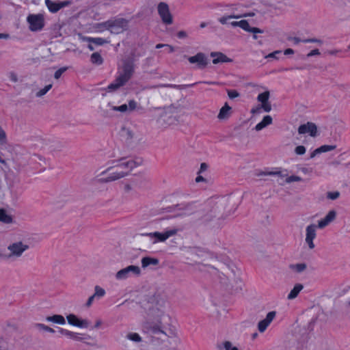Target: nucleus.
Wrapping results in <instances>:
<instances>
[{"label": "nucleus", "mask_w": 350, "mask_h": 350, "mask_svg": "<svg viewBox=\"0 0 350 350\" xmlns=\"http://www.w3.org/2000/svg\"><path fill=\"white\" fill-rule=\"evenodd\" d=\"M29 249V245L24 244L22 241H18L10 244L8 247V250L10 251L8 254H0V258L3 259H9L12 257H20L23 253Z\"/></svg>", "instance_id": "nucleus-7"}, {"label": "nucleus", "mask_w": 350, "mask_h": 350, "mask_svg": "<svg viewBox=\"0 0 350 350\" xmlns=\"http://www.w3.org/2000/svg\"><path fill=\"white\" fill-rule=\"evenodd\" d=\"M269 95H270L269 92L265 91V92L258 94V96L257 97V100H258V101L260 102L261 104L266 103V102L269 101Z\"/></svg>", "instance_id": "nucleus-40"}, {"label": "nucleus", "mask_w": 350, "mask_h": 350, "mask_svg": "<svg viewBox=\"0 0 350 350\" xmlns=\"http://www.w3.org/2000/svg\"><path fill=\"white\" fill-rule=\"evenodd\" d=\"M68 323L73 326L80 328H88L90 324V321L87 319H81L75 314H70L66 317Z\"/></svg>", "instance_id": "nucleus-15"}, {"label": "nucleus", "mask_w": 350, "mask_h": 350, "mask_svg": "<svg viewBox=\"0 0 350 350\" xmlns=\"http://www.w3.org/2000/svg\"><path fill=\"white\" fill-rule=\"evenodd\" d=\"M137 103L134 100H130L129 101V105L123 104L120 106H111L110 103L108 104V105L111 107L112 110L121 113H129L133 111L137 107Z\"/></svg>", "instance_id": "nucleus-20"}, {"label": "nucleus", "mask_w": 350, "mask_h": 350, "mask_svg": "<svg viewBox=\"0 0 350 350\" xmlns=\"http://www.w3.org/2000/svg\"><path fill=\"white\" fill-rule=\"evenodd\" d=\"M340 192L338 191H329L327 193V198L332 200H335L340 197Z\"/></svg>", "instance_id": "nucleus-46"}, {"label": "nucleus", "mask_w": 350, "mask_h": 350, "mask_svg": "<svg viewBox=\"0 0 350 350\" xmlns=\"http://www.w3.org/2000/svg\"><path fill=\"white\" fill-rule=\"evenodd\" d=\"M287 40L289 41H293L294 44H297L300 42H302V40L299 38H297V37L289 36V37H288Z\"/></svg>", "instance_id": "nucleus-60"}, {"label": "nucleus", "mask_w": 350, "mask_h": 350, "mask_svg": "<svg viewBox=\"0 0 350 350\" xmlns=\"http://www.w3.org/2000/svg\"><path fill=\"white\" fill-rule=\"evenodd\" d=\"M90 338L91 336L88 334L76 333L73 340L76 341H85L86 340H90Z\"/></svg>", "instance_id": "nucleus-44"}, {"label": "nucleus", "mask_w": 350, "mask_h": 350, "mask_svg": "<svg viewBox=\"0 0 350 350\" xmlns=\"http://www.w3.org/2000/svg\"><path fill=\"white\" fill-rule=\"evenodd\" d=\"M29 29L32 31L41 30L44 25V19L42 14H29L27 18Z\"/></svg>", "instance_id": "nucleus-10"}, {"label": "nucleus", "mask_w": 350, "mask_h": 350, "mask_svg": "<svg viewBox=\"0 0 350 350\" xmlns=\"http://www.w3.org/2000/svg\"><path fill=\"white\" fill-rule=\"evenodd\" d=\"M251 29H256L258 30H259V31H257V32H255V31H249L250 33H253V39L254 40H257L258 39V36H257V33H262L264 32V31L260 28H258V27H251Z\"/></svg>", "instance_id": "nucleus-57"}, {"label": "nucleus", "mask_w": 350, "mask_h": 350, "mask_svg": "<svg viewBox=\"0 0 350 350\" xmlns=\"http://www.w3.org/2000/svg\"><path fill=\"white\" fill-rule=\"evenodd\" d=\"M105 290L101 288L99 286H95L94 287V293L93 295L96 297V299H100L105 295Z\"/></svg>", "instance_id": "nucleus-38"}, {"label": "nucleus", "mask_w": 350, "mask_h": 350, "mask_svg": "<svg viewBox=\"0 0 350 350\" xmlns=\"http://www.w3.org/2000/svg\"><path fill=\"white\" fill-rule=\"evenodd\" d=\"M177 232H178V229L173 228L171 230H166L164 232H149V233L142 234V235L147 236V237H149L151 238H152V237L155 238V241L153 242L154 243H155L158 241L164 242L169 237L176 234Z\"/></svg>", "instance_id": "nucleus-12"}, {"label": "nucleus", "mask_w": 350, "mask_h": 350, "mask_svg": "<svg viewBox=\"0 0 350 350\" xmlns=\"http://www.w3.org/2000/svg\"><path fill=\"white\" fill-rule=\"evenodd\" d=\"M131 273L139 276L141 274V269L138 266L129 265L118 271L116 274V278L117 280L126 279Z\"/></svg>", "instance_id": "nucleus-13"}, {"label": "nucleus", "mask_w": 350, "mask_h": 350, "mask_svg": "<svg viewBox=\"0 0 350 350\" xmlns=\"http://www.w3.org/2000/svg\"><path fill=\"white\" fill-rule=\"evenodd\" d=\"M0 221L9 224H12L14 220L12 216L7 213L6 210L0 208Z\"/></svg>", "instance_id": "nucleus-32"}, {"label": "nucleus", "mask_w": 350, "mask_h": 350, "mask_svg": "<svg viewBox=\"0 0 350 350\" xmlns=\"http://www.w3.org/2000/svg\"><path fill=\"white\" fill-rule=\"evenodd\" d=\"M260 107L266 112H269L271 110V105L269 101L262 103Z\"/></svg>", "instance_id": "nucleus-53"}, {"label": "nucleus", "mask_w": 350, "mask_h": 350, "mask_svg": "<svg viewBox=\"0 0 350 350\" xmlns=\"http://www.w3.org/2000/svg\"><path fill=\"white\" fill-rule=\"evenodd\" d=\"M232 27H239L245 31H259L256 29H251L250 25L247 20H241L240 21H233L230 23Z\"/></svg>", "instance_id": "nucleus-25"}, {"label": "nucleus", "mask_w": 350, "mask_h": 350, "mask_svg": "<svg viewBox=\"0 0 350 350\" xmlns=\"http://www.w3.org/2000/svg\"><path fill=\"white\" fill-rule=\"evenodd\" d=\"M318 227L315 224H310L306 227V243L308 244L310 249L314 248L313 240L316 237V229Z\"/></svg>", "instance_id": "nucleus-17"}, {"label": "nucleus", "mask_w": 350, "mask_h": 350, "mask_svg": "<svg viewBox=\"0 0 350 350\" xmlns=\"http://www.w3.org/2000/svg\"><path fill=\"white\" fill-rule=\"evenodd\" d=\"M6 334H11L13 332L17 331V327L15 325L8 323L6 327L4 328Z\"/></svg>", "instance_id": "nucleus-48"}, {"label": "nucleus", "mask_w": 350, "mask_h": 350, "mask_svg": "<svg viewBox=\"0 0 350 350\" xmlns=\"http://www.w3.org/2000/svg\"><path fill=\"white\" fill-rule=\"evenodd\" d=\"M272 120H273V119H272L271 116H270L269 115L265 116L263 118L262 120L256 125L255 130L256 131H261L262 129H263L268 125H270L272 123Z\"/></svg>", "instance_id": "nucleus-30"}, {"label": "nucleus", "mask_w": 350, "mask_h": 350, "mask_svg": "<svg viewBox=\"0 0 350 350\" xmlns=\"http://www.w3.org/2000/svg\"><path fill=\"white\" fill-rule=\"evenodd\" d=\"M68 69V67H62L58 69L57 71H55L54 74V78L55 79H58L61 77L62 75L66 72Z\"/></svg>", "instance_id": "nucleus-50"}, {"label": "nucleus", "mask_w": 350, "mask_h": 350, "mask_svg": "<svg viewBox=\"0 0 350 350\" xmlns=\"http://www.w3.org/2000/svg\"><path fill=\"white\" fill-rule=\"evenodd\" d=\"M262 175H281V172H280V171L268 172H262L258 174V176H262Z\"/></svg>", "instance_id": "nucleus-55"}, {"label": "nucleus", "mask_w": 350, "mask_h": 350, "mask_svg": "<svg viewBox=\"0 0 350 350\" xmlns=\"http://www.w3.org/2000/svg\"><path fill=\"white\" fill-rule=\"evenodd\" d=\"M221 275H219L220 282L225 284L234 292H239L242 290L243 282L241 278L237 275L236 271L229 265L223 267Z\"/></svg>", "instance_id": "nucleus-3"}, {"label": "nucleus", "mask_w": 350, "mask_h": 350, "mask_svg": "<svg viewBox=\"0 0 350 350\" xmlns=\"http://www.w3.org/2000/svg\"><path fill=\"white\" fill-rule=\"evenodd\" d=\"M126 338L135 342H140L142 341V337L139 335V334L135 332H129L126 336Z\"/></svg>", "instance_id": "nucleus-36"}, {"label": "nucleus", "mask_w": 350, "mask_h": 350, "mask_svg": "<svg viewBox=\"0 0 350 350\" xmlns=\"http://www.w3.org/2000/svg\"><path fill=\"white\" fill-rule=\"evenodd\" d=\"M320 55V52H319V50L316 49H314L312 51H311L310 53H308L306 55L307 57H312V56H314V55Z\"/></svg>", "instance_id": "nucleus-59"}, {"label": "nucleus", "mask_w": 350, "mask_h": 350, "mask_svg": "<svg viewBox=\"0 0 350 350\" xmlns=\"http://www.w3.org/2000/svg\"><path fill=\"white\" fill-rule=\"evenodd\" d=\"M280 53H281V51H275L273 53H271L268 54L267 55H266L265 58H275V59H278L276 55L278 54H280Z\"/></svg>", "instance_id": "nucleus-56"}, {"label": "nucleus", "mask_w": 350, "mask_h": 350, "mask_svg": "<svg viewBox=\"0 0 350 350\" xmlns=\"http://www.w3.org/2000/svg\"><path fill=\"white\" fill-rule=\"evenodd\" d=\"M200 83H202V82L200 81ZM202 83H208V84L216 83L215 82H208V81H203ZM198 83H200V82H196V83L188 84V85L163 84V85H161V86L165 87V88H175V89H178V90H183L188 87H193Z\"/></svg>", "instance_id": "nucleus-28"}, {"label": "nucleus", "mask_w": 350, "mask_h": 350, "mask_svg": "<svg viewBox=\"0 0 350 350\" xmlns=\"http://www.w3.org/2000/svg\"><path fill=\"white\" fill-rule=\"evenodd\" d=\"M210 55L214 58L213 59V63L214 64L232 62V59L228 57L225 54L221 52H211Z\"/></svg>", "instance_id": "nucleus-22"}, {"label": "nucleus", "mask_w": 350, "mask_h": 350, "mask_svg": "<svg viewBox=\"0 0 350 350\" xmlns=\"http://www.w3.org/2000/svg\"><path fill=\"white\" fill-rule=\"evenodd\" d=\"M135 72L134 59L133 57L124 59L121 71L118 76L126 83L131 79Z\"/></svg>", "instance_id": "nucleus-6"}, {"label": "nucleus", "mask_w": 350, "mask_h": 350, "mask_svg": "<svg viewBox=\"0 0 350 350\" xmlns=\"http://www.w3.org/2000/svg\"><path fill=\"white\" fill-rule=\"evenodd\" d=\"M34 326L36 328H37L39 330H43V331L48 332L50 333L55 332V330L53 328H51L47 325H45L44 324H42V323H36Z\"/></svg>", "instance_id": "nucleus-42"}, {"label": "nucleus", "mask_w": 350, "mask_h": 350, "mask_svg": "<svg viewBox=\"0 0 350 350\" xmlns=\"http://www.w3.org/2000/svg\"><path fill=\"white\" fill-rule=\"evenodd\" d=\"M233 347L232 342L230 341H224L217 345V350H232Z\"/></svg>", "instance_id": "nucleus-37"}, {"label": "nucleus", "mask_w": 350, "mask_h": 350, "mask_svg": "<svg viewBox=\"0 0 350 350\" xmlns=\"http://www.w3.org/2000/svg\"><path fill=\"white\" fill-rule=\"evenodd\" d=\"M147 315L146 321H156L159 323H161L163 321L170 318L169 316L165 314L164 312L159 308L157 305L149 307Z\"/></svg>", "instance_id": "nucleus-9"}, {"label": "nucleus", "mask_w": 350, "mask_h": 350, "mask_svg": "<svg viewBox=\"0 0 350 350\" xmlns=\"http://www.w3.org/2000/svg\"><path fill=\"white\" fill-rule=\"evenodd\" d=\"M208 168V165L206 163H202L198 173H202L205 172Z\"/></svg>", "instance_id": "nucleus-62"}, {"label": "nucleus", "mask_w": 350, "mask_h": 350, "mask_svg": "<svg viewBox=\"0 0 350 350\" xmlns=\"http://www.w3.org/2000/svg\"><path fill=\"white\" fill-rule=\"evenodd\" d=\"M289 267L297 273H301L306 269L307 265L306 263H297L290 265Z\"/></svg>", "instance_id": "nucleus-35"}, {"label": "nucleus", "mask_w": 350, "mask_h": 350, "mask_svg": "<svg viewBox=\"0 0 350 350\" xmlns=\"http://www.w3.org/2000/svg\"><path fill=\"white\" fill-rule=\"evenodd\" d=\"M306 149L305 146H298L295 148V152L297 155L304 154L306 152Z\"/></svg>", "instance_id": "nucleus-52"}, {"label": "nucleus", "mask_w": 350, "mask_h": 350, "mask_svg": "<svg viewBox=\"0 0 350 350\" xmlns=\"http://www.w3.org/2000/svg\"><path fill=\"white\" fill-rule=\"evenodd\" d=\"M59 332L60 334H62L72 340L74 339L75 334H76L75 332H72L71 331H69V330H67V329H65L61 328V327H59Z\"/></svg>", "instance_id": "nucleus-43"}, {"label": "nucleus", "mask_w": 350, "mask_h": 350, "mask_svg": "<svg viewBox=\"0 0 350 350\" xmlns=\"http://www.w3.org/2000/svg\"><path fill=\"white\" fill-rule=\"evenodd\" d=\"M103 25L112 33L118 34L126 30L128 27V21L120 18L113 21H107Z\"/></svg>", "instance_id": "nucleus-8"}, {"label": "nucleus", "mask_w": 350, "mask_h": 350, "mask_svg": "<svg viewBox=\"0 0 350 350\" xmlns=\"http://www.w3.org/2000/svg\"><path fill=\"white\" fill-rule=\"evenodd\" d=\"M7 143L6 133L5 131L0 126V145H3Z\"/></svg>", "instance_id": "nucleus-47"}, {"label": "nucleus", "mask_w": 350, "mask_h": 350, "mask_svg": "<svg viewBox=\"0 0 350 350\" xmlns=\"http://www.w3.org/2000/svg\"><path fill=\"white\" fill-rule=\"evenodd\" d=\"M126 84L124 81L118 77L114 80L113 83L109 84L107 88L108 92H113L119 89L120 87L124 86Z\"/></svg>", "instance_id": "nucleus-29"}, {"label": "nucleus", "mask_w": 350, "mask_h": 350, "mask_svg": "<svg viewBox=\"0 0 350 350\" xmlns=\"http://www.w3.org/2000/svg\"><path fill=\"white\" fill-rule=\"evenodd\" d=\"M227 93L230 99H234L240 96V94L235 90H227Z\"/></svg>", "instance_id": "nucleus-49"}, {"label": "nucleus", "mask_w": 350, "mask_h": 350, "mask_svg": "<svg viewBox=\"0 0 350 350\" xmlns=\"http://www.w3.org/2000/svg\"><path fill=\"white\" fill-rule=\"evenodd\" d=\"M254 16H255L254 12H249V13H245L243 14H230L228 16H222V17L219 18L218 19V21L221 24L226 25V24L228 23V21L231 18L238 19V18H243V17Z\"/></svg>", "instance_id": "nucleus-23"}, {"label": "nucleus", "mask_w": 350, "mask_h": 350, "mask_svg": "<svg viewBox=\"0 0 350 350\" xmlns=\"http://www.w3.org/2000/svg\"><path fill=\"white\" fill-rule=\"evenodd\" d=\"M316 322V318H313L312 319H311V321L308 323V329H309L310 332H311L312 330H313V327H314V324Z\"/></svg>", "instance_id": "nucleus-61"}, {"label": "nucleus", "mask_w": 350, "mask_h": 350, "mask_svg": "<svg viewBox=\"0 0 350 350\" xmlns=\"http://www.w3.org/2000/svg\"><path fill=\"white\" fill-rule=\"evenodd\" d=\"M188 61L191 64H197V67L203 69L206 67L208 64V59L206 55L203 53H198L194 56L188 57Z\"/></svg>", "instance_id": "nucleus-14"}, {"label": "nucleus", "mask_w": 350, "mask_h": 350, "mask_svg": "<svg viewBox=\"0 0 350 350\" xmlns=\"http://www.w3.org/2000/svg\"><path fill=\"white\" fill-rule=\"evenodd\" d=\"M52 86V84H49L46 85L44 88L41 89L36 93V96L42 97V96L45 95L48 92V91H49L51 89Z\"/></svg>", "instance_id": "nucleus-45"}, {"label": "nucleus", "mask_w": 350, "mask_h": 350, "mask_svg": "<svg viewBox=\"0 0 350 350\" xmlns=\"http://www.w3.org/2000/svg\"><path fill=\"white\" fill-rule=\"evenodd\" d=\"M143 331L151 337H157L158 339L163 340L167 336L163 330V322L159 323L156 321H146L143 325Z\"/></svg>", "instance_id": "nucleus-5"}, {"label": "nucleus", "mask_w": 350, "mask_h": 350, "mask_svg": "<svg viewBox=\"0 0 350 350\" xmlns=\"http://www.w3.org/2000/svg\"><path fill=\"white\" fill-rule=\"evenodd\" d=\"M232 108L228 105L227 103L220 109L217 118L219 120L228 119L230 116V111Z\"/></svg>", "instance_id": "nucleus-26"}, {"label": "nucleus", "mask_w": 350, "mask_h": 350, "mask_svg": "<svg viewBox=\"0 0 350 350\" xmlns=\"http://www.w3.org/2000/svg\"><path fill=\"white\" fill-rule=\"evenodd\" d=\"M142 267L145 269L150 265L157 266L159 263L158 258L146 256L142 258Z\"/></svg>", "instance_id": "nucleus-27"}, {"label": "nucleus", "mask_w": 350, "mask_h": 350, "mask_svg": "<svg viewBox=\"0 0 350 350\" xmlns=\"http://www.w3.org/2000/svg\"><path fill=\"white\" fill-rule=\"evenodd\" d=\"M111 163L112 165L108 167L100 174V175H103L108 173V176L99 178L98 180L99 183H107L123 178L129 176L133 169L137 166V163L133 160L126 161V157L112 160Z\"/></svg>", "instance_id": "nucleus-2"}, {"label": "nucleus", "mask_w": 350, "mask_h": 350, "mask_svg": "<svg viewBox=\"0 0 350 350\" xmlns=\"http://www.w3.org/2000/svg\"><path fill=\"white\" fill-rule=\"evenodd\" d=\"M177 36L178 38H185L187 36V34L185 31H180L177 33Z\"/></svg>", "instance_id": "nucleus-63"}, {"label": "nucleus", "mask_w": 350, "mask_h": 350, "mask_svg": "<svg viewBox=\"0 0 350 350\" xmlns=\"http://www.w3.org/2000/svg\"><path fill=\"white\" fill-rule=\"evenodd\" d=\"M302 179L301 177L298 176H295V175H293V176H288L286 178V183H291L292 182H298V181H301Z\"/></svg>", "instance_id": "nucleus-51"}, {"label": "nucleus", "mask_w": 350, "mask_h": 350, "mask_svg": "<svg viewBox=\"0 0 350 350\" xmlns=\"http://www.w3.org/2000/svg\"><path fill=\"white\" fill-rule=\"evenodd\" d=\"M45 4L51 12L56 13L60 9L70 5L71 2L70 1L55 2L51 0H45Z\"/></svg>", "instance_id": "nucleus-16"}, {"label": "nucleus", "mask_w": 350, "mask_h": 350, "mask_svg": "<svg viewBox=\"0 0 350 350\" xmlns=\"http://www.w3.org/2000/svg\"><path fill=\"white\" fill-rule=\"evenodd\" d=\"M336 145H323L317 148V152H319L320 153L329 152L336 149Z\"/></svg>", "instance_id": "nucleus-41"}, {"label": "nucleus", "mask_w": 350, "mask_h": 350, "mask_svg": "<svg viewBox=\"0 0 350 350\" xmlns=\"http://www.w3.org/2000/svg\"><path fill=\"white\" fill-rule=\"evenodd\" d=\"M298 133L300 135L309 133L311 137H315L317 133V126L314 123L308 122L299 126Z\"/></svg>", "instance_id": "nucleus-18"}, {"label": "nucleus", "mask_w": 350, "mask_h": 350, "mask_svg": "<svg viewBox=\"0 0 350 350\" xmlns=\"http://www.w3.org/2000/svg\"><path fill=\"white\" fill-rule=\"evenodd\" d=\"M10 79L13 82H16L18 81L17 75L14 72H11L10 74Z\"/></svg>", "instance_id": "nucleus-64"}, {"label": "nucleus", "mask_w": 350, "mask_h": 350, "mask_svg": "<svg viewBox=\"0 0 350 350\" xmlns=\"http://www.w3.org/2000/svg\"><path fill=\"white\" fill-rule=\"evenodd\" d=\"M94 299H96V297L92 295H91L87 300V302L85 303V306L89 308L92 306Z\"/></svg>", "instance_id": "nucleus-58"}, {"label": "nucleus", "mask_w": 350, "mask_h": 350, "mask_svg": "<svg viewBox=\"0 0 350 350\" xmlns=\"http://www.w3.org/2000/svg\"><path fill=\"white\" fill-rule=\"evenodd\" d=\"M302 42H305V43L314 42V43L321 44H322V40L317 39V38L305 39V40H303Z\"/></svg>", "instance_id": "nucleus-54"}, {"label": "nucleus", "mask_w": 350, "mask_h": 350, "mask_svg": "<svg viewBox=\"0 0 350 350\" xmlns=\"http://www.w3.org/2000/svg\"><path fill=\"white\" fill-rule=\"evenodd\" d=\"M276 316L275 311H271L267 313L265 319L261 320L258 323V329L260 333L264 332L270 323L273 321Z\"/></svg>", "instance_id": "nucleus-19"}, {"label": "nucleus", "mask_w": 350, "mask_h": 350, "mask_svg": "<svg viewBox=\"0 0 350 350\" xmlns=\"http://www.w3.org/2000/svg\"><path fill=\"white\" fill-rule=\"evenodd\" d=\"M85 40H87L90 43H94L96 45H103L107 42L105 40L101 38H85Z\"/></svg>", "instance_id": "nucleus-39"}, {"label": "nucleus", "mask_w": 350, "mask_h": 350, "mask_svg": "<svg viewBox=\"0 0 350 350\" xmlns=\"http://www.w3.org/2000/svg\"><path fill=\"white\" fill-rule=\"evenodd\" d=\"M233 206L228 199L221 198L217 201L209 202L206 207L198 211L202 224L218 228L222 221L232 212Z\"/></svg>", "instance_id": "nucleus-1"}, {"label": "nucleus", "mask_w": 350, "mask_h": 350, "mask_svg": "<svg viewBox=\"0 0 350 350\" xmlns=\"http://www.w3.org/2000/svg\"><path fill=\"white\" fill-rule=\"evenodd\" d=\"M336 214L337 213L335 210L329 211L324 218L318 221V228L323 229L328 226L331 222L335 220Z\"/></svg>", "instance_id": "nucleus-21"}, {"label": "nucleus", "mask_w": 350, "mask_h": 350, "mask_svg": "<svg viewBox=\"0 0 350 350\" xmlns=\"http://www.w3.org/2000/svg\"><path fill=\"white\" fill-rule=\"evenodd\" d=\"M120 135L124 139L125 142L128 144H130L132 143L133 139L135 137V133L130 128L123 126L121 129Z\"/></svg>", "instance_id": "nucleus-24"}, {"label": "nucleus", "mask_w": 350, "mask_h": 350, "mask_svg": "<svg viewBox=\"0 0 350 350\" xmlns=\"http://www.w3.org/2000/svg\"><path fill=\"white\" fill-rule=\"evenodd\" d=\"M304 286L301 284H296L293 288L289 294L288 295L287 298L288 299H293L296 298L299 293V292L303 289Z\"/></svg>", "instance_id": "nucleus-33"}, {"label": "nucleus", "mask_w": 350, "mask_h": 350, "mask_svg": "<svg viewBox=\"0 0 350 350\" xmlns=\"http://www.w3.org/2000/svg\"><path fill=\"white\" fill-rule=\"evenodd\" d=\"M90 61L92 64L96 65H101L103 63V59L98 52L91 55Z\"/></svg>", "instance_id": "nucleus-34"}, {"label": "nucleus", "mask_w": 350, "mask_h": 350, "mask_svg": "<svg viewBox=\"0 0 350 350\" xmlns=\"http://www.w3.org/2000/svg\"><path fill=\"white\" fill-rule=\"evenodd\" d=\"M189 254L190 256L189 258L193 260L196 264L206 267H210L209 263L215 259L212 253L200 248L191 249L189 251Z\"/></svg>", "instance_id": "nucleus-4"}, {"label": "nucleus", "mask_w": 350, "mask_h": 350, "mask_svg": "<svg viewBox=\"0 0 350 350\" xmlns=\"http://www.w3.org/2000/svg\"><path fill=\"white\" fill-rule=\"evenodd\" d=\"M157 10L163 23L171 25L173 23L172 16L166 3L160 2L157 6Z\"/></svg>", "instance_id": "nucleus-11"}, {"label": "nucleus", "mask_w": 350, "mask_h": 350, "mask_svg": "<svg viewBox=\"0 0 350 350\" xmlns=\"http://www.w3.org/2000/svg\"><path fill=\"white\" fill-rule=\"evenodd\" d=\"M46 321L49 322H53L59 325H65L66 320L62 315L60 314H54L53 316H48L46 317Z\"/></svg>", "instance_id": "nucleus-31"}]
</instances>
